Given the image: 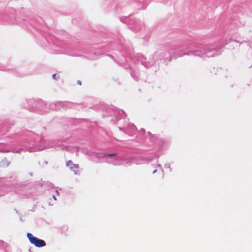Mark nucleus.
I'll list each match as a JSON object with an SVG mask.
<instances>
[{
  "mask_svg": "<svg viewBox=\"0 0 252 252\" xmlns=\"http://www.w3.org/2000/svg\"><path fill=\"white\" fill-rule=\"evenodd\" d=\"M27 236L30 243L36 247L40 248L46 246V243L44 240L37 238L30 233H28L27 234Z\"/></svg>",
  "mask_w": 252,
  "mask_h": 252,
  "instance_id": "obj_1",
  "label": "nucleus"
},
{
  "mask_svg": "<svg viewBox=\"0 0 252 252\" xmlns=\"http://www.w3.org/2000/svg\"><path fill=\"white\" fill-rule=\"evenodd\" d=\"M66 166L69 167L70 169L73 170L75 174H77L78 172V165L74 164L71 160H68L66 162Z\"/></svg>",
  "mask_w": 252,
  "mask_h": 252,
  "instance_id": "obj_2",
  "label": "nucleus"
},
{
  "mask_svg": "<svg viewBox=\"0 0 252 252\" xmlns=\"http://www.w3.org/2000/svg\"><path fill=\"white\" fill-rule=\"evenodd\" d=\"M116 155H117L116 153L104 154V156L108 157H113L116 156Z\"/></svg>",
  "mask_w": 252,
  "mask_h": 252,
  "instance_id": "obj_3",
  "label": "nucleus"
},
{
  "mask_svg": "<svg viewBox=\"0 0 252 252\" xmlns=\"http://www.w3.org/2000/svg\"><path fill=\"white\" fill-rule=\"evenodd\" d=\"M56 74H54L52 75V77H53L54 79H56Z\"/></svg>",
  "mask_w": 252,
  "mask_h": 252,
  "instance_id": "obj_4",
  "label": "nucleus"
},
{
  "mask_svg": "<svg viewBox=\"0 0 252 252\" xmlns=\"http://www.w3.org/2000/svg\"><path fill=\"white\" fill-rule=\"evenodd\" d=\"M157 172V170H155L153 171V173H155V172Z\"/></svg>",
  "mask_w": 252,
  "mask_h": 252,
  "instance_id": "obj_5",
  "label": "nucleus"
},
{
  "mask_svg": "<svg viewBox=\"0 0 252 252\" xmlns=\"http://www.w3.org/2000/svg\"><path fill=\"white\" fill-rule=\"evenodd\" d=\"M53 198H54L55 200H56V198L54 196H53Z\"/></svg>",
  "mask_w": 252,
  "mask_h": 252,
  "instance_id": "obj_6",
  "label": "nucleus"
}]
</instances>
